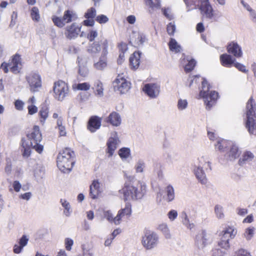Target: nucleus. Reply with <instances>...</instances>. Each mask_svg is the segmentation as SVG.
I'll use <instances>...</instances> for the list:
<instances>
[{"label":"nucleus","instance_id":"nucleus-1","mask_svg":"<svg viewBox=\"0 0 256 256\" xmlns=\"http://www.w3.org/2000/svg\"><path fill=\"white\" fill-rule=\"evenodd\" d=\"M108 48V42L104 38H98L88 46L87 52L92 56H96L102 50L98 62L94 64V67L98 70H102L106 66Z\"/></svg>","mask_w":256,"mask_h":256},{"label":"nucleus","instance_id":"nucleus-2","mask_svg":"<svg viewBox=\"0 0 256 256\" xmlns=\"http://www.w3.org/2000/svg\"><path fill=\"white\" fill-rule=\"evenodd\" d=\"M27 138H28V142H26L24 139L22 140L23 156L28 157L30 156L31 152L30 148H32L38 152L40 154L43 151L44 146L39 144L42 139L39 127L38 126H34L32 132L27 134Z\"/></svg>","mask_w":256,"mask_h":256},{"label":"nucleus","instance_id":"nucleus-3","mask_svg":"<svg viewBox=\"0 0 256 256\" xmlns=\"http://www.w3.org/2000/svg\"><path fill=\"white\" fill-rule=\"evenodd\" d=\"M119 192L123 194L125 200H140L146 192V185L140 181L129 182L125 184L124 187L119 190Z\"/></svg>","mask_w":256,"mask_h":256},{"label":"nucleus","instance_id":"nucleus-4","mask_svg":"<svg viewBox=\"0 0 256 256\" xmlns=\"http://www.w3.org/2000/svg\"><path fill=\"white\" fill-rule=\"evenodd\" d=\"M74 152L68 148H65L60 152L57 156V166L60 170L64 173L70 172L74 162L72 158Z\"/></svg>","mask_w":256,"mask_h":256},{"label":"nucleus","instance_id":"nucleus-5","mask_svg":"<svg viewBox=\"0 0 256 256\" xmlns=\"http://www.w3.org/2000/svg\"><path fill=\"white\" fill-rule=\"evenodd\" d=\"M256 104L251 97L246 106V127L250 134L256 136V116L255 114Z\"/></svg>","mask_w":256,"mask_h":256},{"label":"nucleus","instance_id":"nucleus-6","mask_svg":"<svg viewBox=\"0 0 256 256\" xmlns=\"http://www.w3.org/2000/svg\"><path fill=\"white\" fill-rule=\"evenodd\" d=\"M202 84V90L200 95L204 98L206 108L210 110L216 103L218 98V93L216 91H209L210 86L205 78L203 79Z\"/></svg>","mask_w":256,"mask_h":256},{"label":"nucleus","instance_id":"nucleus-7","mask_svg":"<svg viewBox=\"0 0 256 256\" xmlns=\"http://www.w3.org/2000/svg\"><path fill=\"white\" fill-rule=\"evenodd\" d=\"M198 164L194 170V174L199 180L202 184H205L207 182V179L205 172L203 170V168L207 170L208 168L210 170H212L210 162L208 160L207 158L202 156L198 160Z\"/></svg>","mask_w":256,"mask_h":256},{"label":"nucleus","instance_id":"nucleus-8","mask_svg":"<svg viewBox=\"0 0 256 256\" xmlns=\"http://www.w3.org/2000/svg\"><path fill=\"white\" fill-rule=\"evenodd\" d=\"M213 241L212 236L206 230L200 231L196 236L195 246L200 250H203L208 245Z\"/></svg>","mask_w":256,"mask_h":256},{"label":"nucleus","instance_id":"nucleus-9","mask_svg":"<svg viewBox=\"0 0 256 256\" xmlns=\"http://www.w3.org/2000/svg\"><path fill=\"white\" fill-rule=\"evenodd\" d=\"M222 235L218 242V246L223 248L224 251L230 247V239L234 238L237 234L236 229L234 226H228L222 231Z\"/></svg>","mask_w":256,"mask_h":256},{"label":"nucleus","instance_id":"nucleus-10","mask_svg":"<svg viewBox=\"0 0 256 256\" xmlns=\"http://www.w3.org/2000/svg\"><path fill=\"white\" fill-rule=\"evenodd\" d=\"M77 18V15L74 11L67 10L64 12L62 18L54 16L52 17V20L54 25L59 28H62L66 24L74 21Z\"/></svg>","mask_w":256,"mask_h":256},{"label":"nucleus","instance_id":"nucleus-11","mask_svg":"<svg viewBox=\"0 0 256 256\" xmlns=\"http://www.w3.org/2000/svg\"><path fill=\"white\" fill-rule=\"evenodd\" d=\"M54 96L58 100H62L68 94L69 89L66 83L62 80L55 82L53 87Z\"/></svg>","mask_w":256,"mask_h":256},{"label":"nucleus","instance_id":"nucleus-12","mask_svg":"<svg viewBox=\"0 0 256 256\" xmlns=\"http://www.w3.org/2000/svg\"><path fill=\"white\" fill-rule=\"evenodd\" d=\"M113 86L115 92H118L123 94L128 92L130 88V83L124 78L122 76L118 75L113 82Z\"/></svg>","mask_w":256,"mask_h":256},{"label":"nucleus","instance_id":"nucleus-13","mask_svg":"<svg viewBox=\"0 0 256 256\" xmlns=\"http://www.w3.org/2000/svg\"><path fill=\"white\" fill-rule=\"evenodd\" d=\"M158 242V236L154 232H146L142 237V244L148 250H150L156 246Z\"/></svg>","mask_w":256,"mask_h":256},{"label":"nucleus","instance_id":"nucleus-14","mask_svg":"<svg viewBox=\"0 0 256 256\" xmlns=\"http://www.w3.org/2000/svg\"><path fill=\"white\" fill-rule=\"evenodd\" d=\"M26 79L29 84L31 92H38L42 87L40 76L38 74L32 73L26 76Z\"/></svg>","mask_w":256,"mask_h":256},{"label":"nucleus","instance_id":"nucleus-15","mask_svg":"<svg viewBox=\"0 0 256 256\" xmlns=\"http://www.w3.org/2000/svg\"><path fill=\"white\" fill-rule=\"evenodd\" d=\"M143 90L148 96L154 98H156L160 94V86L154 83L147 84L144 85Z\"/></svg>","mask_w":256,"mask_h":256},{"label":"nucleus","instance_id":"nucleus-16","mask_svg":"<svg viewBox=\"0 0 256 256\" xmlns=\"http://www.w3.org/2000/svg\"><path fill=\"white\" fill-rule=\"evenodd\" d=\"M201 14L204 18L212 20L214 16L213 9L208 0H201L200 7Z\"/></svg>","mask_w":256,"mask_h":256},{"label":"nucleus","instance_id":"nucleus-17","mask_svg":"<svg viewBox=\"0 0 256 256\" xmlns=\"http://www.w3.org/2000/svg\"><path fill=\"white\" fill-rule=\"evenodd\" d=\"M80 30V28L76 23H73L66 27L65 36L70 40L78 36Z\"/></svg>","mask_w":256,"mask_h":256},{"label":"nucleus","instance_id":"nucleus-18","mask_svg":"<svg viewBox=\"0 0 256 256\" xmlns=\"http://www.w3.org/2000/svg\"><path fill=\"white\" fill-rule=\"evenodd\" d=\"M101 126V120L97 116H92L88 124V130L92 132L98 129Z\"/></svg>","mask_w":256,"mask_h":256},{"label":"nucleus","instance_id":"nucleus-19","mask_svg":"<svg viewBox=\"0 0 256 256\" xmlns=\"http://www.w3.org/2000/svg\"><path fill=\"white\" fill-rule=\"evenodd\" d=\"M227 50L229 53L232 54L236 58L241 57L242 56L241 48L236 42H232L230 43L228 46Z\"/></svg>","mask_w":256,"mask_h":256},{"label":"nucleus","instance_id":"nucleus-20","mask_svg":"<svg viewBox=\"0 0 256 256\" xmlns=\"http://www.w3.org/2000/svg\"><path fill=\"white\" fill-rule=\"evenodd\" d=\"M222 64L226 67L230 68L235 62L236 59L228 54H224L220 56Z\"/></svg>","mask_w":256,"mask_h":256},{"label":"nucleus","instance_id":"nucleus-21","mask_svg":"<svg viewBox=\"0 0 256 256\" xmlns=\"http://www.w3.org/2000/svg\"><path fill=\"white\" fill-rule=\"evenodd\" d=\"M28 238L26 235H23L20 239L18 244H16L14 246V252L16 254H20L23 248L25 246L28 242Z\"/></svg>","mask_w":256,"mask_h":256},{"label":"nucleus","instance_id":"nucleus-22","mask_svg":"<svg viewBox=\"0 0 256 256\" xmlns=\"http://www.w3.org/2000/svg\"><path fill=\"white\" fill-rule=\"evenodd\" d=\"M254 158V154L250 151H246L244 152L242 157L238 160L240 166H242L244 164L249 163Z\"/></svg>","mask_w":256,"mask_h":256},{"label":"nucleus","instance_id":"nucleus-23","mask_svg":"<svg viewBox=\"0 0 256 256\" xmlns=\"http://www.w3.org/2000/svg\"><path fill=\"white\" fill-rule=\"evenodd\" d=\"M108 122L114 126H118L121 124V118L116 112H113L108 118Z\"/></svg>","mask_w":256,"mask_h":256},{"label":"nucleus","instance_id":"nucleus-24","mask_svg":"<svg viewBox=\"0 0 256 256\" xmlns=\"http://www.w3.org/2000/svg\"><path fill=\"white\" fill-rule=\"evenodd\" d=\"M118 140L115 138H110L107 142L108 153V157H110L113 155L114 152L117 148V144Z\"/></svg>","mask_w":256,"mask_h":256},{"label":"nucleus","instance_id":"nucleus-25","mask_svg":"<svg viewBox=\"0 0 256 256\" xmlns=\"http://www.w3.org/2000/svg\"><path fill=\"white\" fill-rule=\"evenodd\" d=\"M140 54L141 53L140 52H134L130 58V64L134 69L139 66Z\"/></svg>","mask_w":256,"mask_h":256},{"label":"nucleus","instance_id":"nucleus-26","mask_svg":"<svg viewBox=\"0 0 256 256\" xmlns=\"http://www.w3.org/2000/svg\"><path fill=\"white\" fill-rule=\"evenodd\" d=\"M95 95L102 97L104 96V88L102 83L99 80H97L94 82V87Z\"/></svg>","mask_w":256,"mask_h":256},{"label":"nucleus","instance_id":"nucleus-27","mask_svg":"<svg viewBox=\"0 0 256 256\" xmlns=\"http://www.w3.org/2000/svg\"><path fill=\"white\" fill-rule=\"evenodd\" d=\"M240 152L236 144H232L229 152V157L230 160L237 158L240 155Z\"/></svg>","mask_w":256,"mask_h":256},{"label":"nucleus","instance_id":"nucleus-28","mask_svg":"<svg viewBox=\"0 0 256 256\" xmlns=\"http://www.w3.org/2000/svg\"><path fill=\"white\" fill-rule=\"evenodd\" d=\"M133 34L136 37L134 40V42L138 46L142 45L146 40V36L142 33H136L133 32Z\"/></svg>","mask_w":256,"mask_h":256},{"label":"nucleus","instance_id":"nucleus-29","mask_svg":"<svg viewBox=\"0 0 256 256\" xmlns=\"http://www.w3.org/2000/svg\"><path fill=\"white\" fill-rule=\"evenodd\" d=\"M166 200L168 202L172 201L175 197L174 188L171 185H168L166 188Z\"/></svg>","mask_w":256,"mask_h":256},{"label":"nucleus","instance_id":"nucleus-30","mask_svg":"<svg viewBox=\"0 0 256 256\" xmlns=\"http://www.w3.org/2000/svg\"><path fill=\"white\" fill-rule=\"evenodd\" d=\"M169 48L170 50L175 52H180L181 50V46L179 45L176 41L172 38H171L168 42Z\"/></svg>","mask_w":256,"mask_h":256},{"label":"nucleus","instance_id":"nucleus-31","mask_svg":"<svg viewBox=\"0 0 256 256\" xmlns=\"http://www.w3.org/2000/svg\"><path fill=\"white\" fill-rule=\"evenodd\" d=\"M98 36V32L96 30H90L88 33L87 34V38L89 40L90 42L91 43H90L88 46L93 43L94 41L97 40L98 38H103L102 36H100L96 40V38Z\"/></svg>","mask_w":256,"mask_h":256},{"label":"nucleus","instance_id":"nucleus-32","mask_svg":"<svg viewBox=\"0 0 256 256\" xmlns=\"http://www.w3.org/2000/svg\"><path fill=\"white\" fill-rule=\"evenodd\" d=\"M60 202L62 206L64 208V213L66 216H69L72 212L70 206V203L65 200H60Z\"/></svg>","mask_w":256,"mask_h":256},{"label":"nucleus","instance_id":"nucleus-33","mask_svg":"<svg viewBox=\"0 0 256 256\" xmlns=\"http://www.w3.org/2000/svg\"><path fill=\"white\" fill-rule=\"evenodd\" d=\"M182 216L183 218L182 224L190 230L193 228L194 226V224L193 223L190 222L189 219L188 218V216L185 212H183L182 213Z\"/></svg>","mask_w":256,"mask_h":256},{"label":"nucleus","instance_id":"nucleus-34","mask_svg":"<svg viewBox=\"0 0 256 256\" xmlns=\"http://www.w3.org/2000/svg\"><path fill=\"white\" fill-rule=\"evenodd\" d=\"M254 230L255 228L254 227L248 228L246 229L244 236L247 240H250L254 236Z\"/></svg>","mask_w":256,"mask_h":256},{"label":"nucleus","instance_id":"nucleus-35","mask_svg":"<svg viewBox=\"0 0 256 256\" xmlns=\"http://www.w3.org/2000/svg\"><path fill=\"white\" fill-rule=\"evenodd\" d=\"M145 167V163L142 160H139L135 164L134 168L136 172H142Z\"/></svg>","mask_w":256,"mask_h":256},{"label":"nucleus","instance_id":"nucleus-36","mask_svg":"<svg viewBox=\"0 0 256 256\" xmlns=\"http://www.w3.org/2000/svg\"><path fill=\"white\" fill-rule=\"evenodd\" d=\"M214 213L218 219L222 218L224 217L223 208L220 205L217 204L215 206Z\"/></svg>","mask_w":256,"mask_h":256},{"label":"nucleus","instance_id":"nucleus-37","mask_svg":"<svg viewBox=\"0 0 256 256\" xmlns=\"http://www.w3.org/2000/svg\"><path fill=\"white\" fill-rule=\"evenodd\" d=\"M31 17L34 20L38 22L40 18L38 9L33 7L31 10Z\"/></svg>","mask_w":256,"mask_h":256},{"label":"nucleus","instance_id":"nucleus-38","mask_svg":"<svg viewBox=\"0 0 256 256\" xmlns=\"http://www.w3.org/2000/svg\"><path fill=\"white\" fill-rule=\"evenodd\" d=\"M188 102L186 100L180 98L178 102V108L179 110H183L188 107Z\"/></svg>","mask_w":256,"mask_h":256},{"label":"nucleus","instance_id":"nucleus-39","mask_svg":"<svg viewBox=\"0 0 256 256\" xmlns=\"http://www.w3.org/2000/svg\"><path fill=\"white\" fill-rule=\"evenodd\" d=\"M226 142L223 140H219L217 141L216 144H215V147L216 149L220 151H224V148L226 146Z\"/></svg>","mask_w":256,"mask_h":256},{"label":"nucleus","instance_id":"nucleus-40","mask_svg":"<svg viewBox=\"0 0 256 256\" xmlns=\"http://www.w3.org/2000/svg\"><path fill=\"white\" fill-rule=\"evenodd\" d=\"M146 3L152 8H158L160 6V0H146Z\"/></svg>","mask_w":256,"mask_h":256},{"label":"nucleus","instance_id":"nucleus-41","mask_svg":"<svg viewBox=\"0 0 256 256\" xmlns=\"http://www.w3.org/2000/svg\"><path fill=\"white\" fill-rule=\"evenodd\" d=\"M130 154V150L128 148H124L119 150L118 154L122 158H126Z\"/></svg>","mask_w":256,"mask_h":256},{"label":"nucleus","instance_id":"nucleus-42","mask_svg":"<svg viewBox=\"0 0 256 256\" xmlns=\"http://www.w3.org/2000/svg\"><path fill=\"white\" fill-rule=\"evenodd\" d=\"M39 114L40 116V118H42V120H40L41 122L44 123L45 120L48 116V108H42L40 111Z\"/></svg>","mask_w":256,"mask_h":256},{"label":"nucleus","instance_id":"nucleus-43","mask_svg":"<svg viewBox=\"0 0 256 256\" xmlns=\"http://www.w3.org/2000/svg\"><path fill=\"white\" fill-rule=\"evenodd\" d=\"M196 64V62L194 59H192L188 60V64H186L184 67L185 71L186 72H190L192 71L195 66Z\"/></svg>","mask_w":256,"mask_h":256},{"label":"nucleus","instance_id":"nucleus-44","mask_svg":"<svg viewBox=\"0 0 256 256\" xmlns=\"http://www.w3.org/2000/svg\"><path fill=\"white\" fill-rule=\"evenodd\" d=\"M96 15V10L94 8H91L88 10L87 12L85 14L84 16L87 19L92 18L93 19Z\"/></svg>","mask_w":256,"mask_h":256},{"label":"nucleus","instance_id":"nucleus-45","mask_svg":"<svg viewBox=\"0 0 256 256\" xmlns=\"http://www.w3.org/2000/svg\"><path fill=\"white\" fill-rule=\"evenodd\" d=\"M88 73V68L84 66L79 65L78 74L82 77H86Z\"/></svg>","mask_w":256,"mask_h":256},{"label":"nucleus","instance_id":"nucleus-46","mask_svg":"<svg viewBox=\"0 0 256 256\" xmlns=\"http://www.w3.org/2000/svg\"><path fill=\"white\" fill-rule=\"evenodd\" d=\"M90 87V84L88 82L80 83L76 86V88L81 90H88Z\"/></svg>","mask_w":256,"mask_h":256},{"label":"nucleus","instance_id":"nucleus-47","mask_svg":"<svg viewBox=\"0 0 256 256\" xmlns=\"http://www.w3.org/2000/svg\"><path fill=\"white\" fill-rule=\"evenodd\" d=\"M96 20L100 24H105L108 20V18L105 15L100 14L98 16Z\"/></svg>","mask_w":256,"mask_h":256},{"label":"nucleus","instance_id":"nucleus-48","mask_svg":"<svg viewBox=\"0 0 256 256\" xmlns=\"http://www.w3.org/2000/svg\"><path fill=\"white\" fill-rule=\"evenodd\" d=\"M120 213L122 217L124 216L130 215L131 213V209L129 206H126L124 208L121 209L118 212Z\"/></svg>","mask_w":256,"mask_h":256},{"label":"nucleus","instance_id":"nucleus-49","mask_svg":"<svg viewBox=\"0 0 256 256\" xmlns=\"http://www.w3.org/2000/svg\"><path fill=\"white\" fill-rule=\"evenodd\" d=\"M226 252L220 248H214L212 250V256H224Z\"/></svg>","mask_w":256,"mask_h":256},{"label":"nucleus","instance_id":"nucleus-50","mask_svg":"<svg viewBox=\"0 0 256 256\" xmlns=\"http://www.w3.org/2000/svg\"><path fill=\"white\" fill-rule=\"evenodd\" d=\"M176 30L175 25L172 23H169L167 26V32L170 35L174 34Z\"/></svg>","mask_w":256,"mask_h":256},{"label":"nucleus","instance_id":"nucleus-51","mask_svg":"<svg viewBox=\"0 0 256 256\" xmlns=\"http://www.w3.org/2000/svg\"><path fill=\"white\" fill-rule=\"evenodd\" d=\"M168 216L170 220L173 221L178 216V212L176 210H172L168 212Z\"/></svg>","mask_w":256,"mask_h":256},{"label":"nucleus","instance_id":"nucleus-52","mask_svg":"<svg viewBox=\"0 0 256 256\" xmlns=\"http://www.w3.org/2000/svg\"><path fill=\"white\" fill-rule=\"evenodd\" d=\"M73 240L70 238H66L65 240L66 248L68 250H70L72 249V246L73 245Z\"/></svg>","mask_w":256,"mask_h":256},{"label":"nucleus","instance_id":"nucleus-53","mask_svg":"<svg viewBox=\"0 0 256 256\" xmlns=\"http://www.w3.org/2000/svg\"><path fill=\"white\" fill-rule=\"evenodd\" d=\"M234 65L239 70H240L242 72H246L248 71V70H246V66L240 63L234 62Z\"/></svg>","mask_w":256,"mask_h":256},{"label":"nucleus","instance_id":"nucleus-54","mask_svg":"<svg viewBox=\"0 0 256 256\" xmlns=\"http://www.w3.org/2000/svg\"><path fill=\"white\" fill-rule=\"evenodd\" d=\"M235 256H251L250 254L244 249L238 250Z\"/></svg>","mask_w":256,"mask_h":256},{"label":"nucleus","instance_id":"nucleus-55","mask_svg":"<svg viewBox=\"0 0 256 256\" xmlns=\"http://www.w3.org/2000/svg\"><path fill=\"white\" fill-rule=\"evenodd\" d=\"M24 103L20 100H16L14 102L15 108L16 110H20L23 108Z\"/></svg>","mask_w":256,"mask_h":256},{"label":"nucleus","instance_id":"nucleus-56","mask_svg":"<svg viewBox=\"0 0 256 256\" xmlns=\"http://www.w3.org/2000/svg\"><path fill=\"white\" fill-rule=\"evenodd\" d=\"M98 190H94L92 188H90V196L92 199H96L98 194Z\"/></svg>","mask_w":256,"mask_h":256},{"label":"nucleus","instance_id":"nucleus-57","mask_svg":"<svg viewBox=\"0 0 256 256\" xmlns=\"http://www.w3.org/2000/svg\"><path fill=\"white\" fill-rule=\"evenodd\" d=\"M20 56L18 54H16L12 58V64H18L20 66Z\"/></svg>","mask_w":256,"mask_h":256},{"label":"nucleus","instance_id":"nucleus-58","mask_svg":"<svg viewBox=\"0 0 256 256\" xmlns=\"http://www.w3.org/2000/svg\"><path fill=\"white\" fill-rule=\"evenodd\" d=\"M126 20L130 24H134L136 20V18L134 15H130L126 18Z\"/></svg>","mask_w":256,"mask_h":256},{"label":"nucleus","instance_id":"nucleus-59","mask_svg":"<svg viewBox=\"0 0 256 256\" xmlns=\"http://www.w3.org/2000/svg\"><path fill=\"white\" fill-rule=\"evenodd\" d=\"M20 66L18 64H13L10 68V70L14 73H17L19 72L21 68Z\"/></svg>","mask_w":256,"mask_h":256},{"label":"nucleus","instance_id":"nucleus-60","mask_svg":"<svg viewBox=\"0 0 256 256\" xmlns=\"http://www.w3.org/2000/svg\"><path fill=\"white\" fill-rule=\"evenodd\" d=\"M122 218V216H121L120 213L118 212L117 216L114 218H113L112 221L116 224H120V222Z\"/></svg>","mask_w":256,"mask_h":256},{"label":"nucleus","instance_id":"nucleus-61","mask_svg":"<svg viewBox=\"0 0 256 256\" xmlns=\"http://www.w3.org/2000/svg\"><path fill=\"white\" fill-rule=\"evenodd\" d=\"M21 184L18 181H14L13 184V187L14 190L16 192H18L20 191V188H21Z\"/></svg>","mask_w":256,"mask_h":256},{"label":"nucleus","instance_id":"nucleus-62","mask_svg":"<svg viewBox=\"0 0 256 256\" xmlns=\"http://www.w3.org/2000/svg\"><path fill=\"white\" fill-rule=\"evenodd\" d=\"M84 24L86 26H93L94 24V22L93 19L88 18L84 21Z\"/></svg>","mask_w":256,"mask_h":256},{"label":"nucleus","instance_id":"nucleus-63","mask_svg":"<svg viewBox=\"0 0 256 256\" xmlns=\"http://www.w3.org/2000/svg\"><path fill=\"white\" fill-rule=\"evenodd\" d=\"M10 66H11V64H10L3 62L0 68H2L5 73H7L8 72V67Z\"/></svg>","mask_w":256,"mask_h":256},{"label":"nucleus","instance_id":"nucleus-64","mask_svg":"<svg viewBox=\"0 0 256 256\" xmlns=\"http://www.w3.org/2000/svg\"><path fill=\"white\" fill-rule=\"evenodd\" d=\"M250 20L253 22H256V12L254 10L250 12Z\"/></svg>","mask_w":256,"mask_h":256}]
</instances>
